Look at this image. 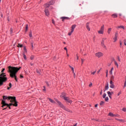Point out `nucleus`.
I'll list each match as a JSON object with an SVG mask.
<instances>
[{"instance_id":"4c0bfd02","label":"nucleus","mask_w":126,"mask_h":126,"mask_svg":"<svg viewBox=\"0 0 126 126\" xmlns=\"http://www.w3.org/2000/svg\"><path fill=\"white\" fill-rule=\"evenodd\" d=\"M106 96H107V94H106V93H104L102 97L103 98H106Z\"/></svg>"},{"instance_id":"20e7f679","label":"nucleus","mask_w":126,"mask_h":126,"mask_svg":"<svg viewBox=\"0 0 126 126\" xmlns=\"http://www.w3.org/2000/svg\"><path fill=\"white\" fill-rule=\"evenodd\" d=\"M5 100H8L9 101L10 100V102H12L13 101H15V96H7L3 95V100L2 101H5Z\"/></svg>"},{"instance_id":"b1692460","label":"nucleus","mask_w":126,"mask_h":126,"mask_svg":"<svg viewBox=\"0 0 126 126\" xmlns=\"http://www.w3.org/2000/svg\"><path fill=\"white\" fill-rule=\"evenodd\" d=\"M48 3L50 4V5H53L54 3H55V2L53 0L50 1L49 2H48Z\"/></svg>"},{"instance_id":"774afa93","label":"nucleus","mask_w":126,"mask_h":126,"mask_svg":"<svg viewBox=\"0 0 126 126\" xmlns=\"http://www.w3.org/2000/svg\"><path fill=\"white\" fill-rule=\"evenodd\" d=\"M93 40H94V41H95V36H94V37H93Z\"/></svg>"},{"instance_id":"603ef678","label":"nucleus","mask_w":126,"mask_h":126,"mask_svg":"<svg viewBox=\"0 0 126 126\" xmlns=\"http://www.w3.org/2000/svg\"><path fill=\"white\" fill-rule=\"evenodd\" d=\"M64 50H65L66 53H67V48H66V47H64Z\"/></svg>"},{"instance_id":"13d9d810","label":"nucleus","mask_w":126,"mask_h":126,"mask_svg":"<svg viewBox=\"0 0 126 126\" xmlns=\"http://www.w3.org/2000/svg\"><path fill=\"white\" fill-rule=\"evenodd\" d=\"M20 78H23V75L21 74L20 76Z\"/></svg>"},{"instance_id":"473e14b6","label":"nucleus","mask_w":126,"mask_h":126,"mask_svg":"<svg viewBox=\"0 0 126 126\" xmlns=\"http://www.w3.org/2000/svg\"><path fill=\"white\" fill-rule=\"evenodd\" d=\"M29 36H30V38L32 37V31L30 32Z\"/></svg>"},{"instance_id":"bb28decb","label":"nucleus","mask_w":126,"mask_h":126,"mask_svg":"<svg viewBox=\"0 0 126 126\" xmlns=\"http://www.w3.org/2000/svg\"><path fill=\"white\" fill-rule=\"evenodd\" d=\"M23 56L24 57V60H25V61H26V60H27V58L26 57V55H25V53H23Z\"/></svg>"},{"instance_id":"f257e3e1","label":"nucleus","mask_w":126,"mask_h":126,"mask_svg":"<svg viewBox=\"0 0 126 126\" xmlns=\"http://www.w3.org/2000/svg\"><path fill=\"white\" fill-rule=\"evenodd\" d=\"M21 68V67L19 68L17 67H12L11 66H9L8 67V72L10 73V76L12 78H15L16 81L17 82V78L16 77V73H17L18 70Z\"/></svg>"},{"instance_id":"39448f33","label":"nucleus","mask_w":126,"mask_h":126,"mask_svg":"<svg viewBox=\"0 0 126 126\" xmlns=\"http://www.w3.org/2000/svg\"><path fill=\"white\" fill-rule=\"evenodd\" d=\"M105 29V26L103 25L101 28L100 30L98 31V34H104V30Z\"/></svg>"},{"instance_id":"052dcab7","label":"nucleus","mask_w":126,"mask_h":126,"mask_svg":"<svg viewBox=\"0 0 126 126\" xmlns=\"http://www.w3.org/2000/svg\"><path fill=\"white\" fill-rule=\"evenodd\" d=\"M76 57H77V60H78V59H79V58L78 57V55L77 54H76Z\"/></svg>"},{"instance_id":"423d86ee","label":"nucleus","mask_w":126,"mask_h":126,"mask_svg":"<svg viewBox=\"0 0 126 126\" xmlns=\"http://www.w3.org/2000/svg\"><path fill=\"white\" fill-rule=\"evenodd\" d=\"M106 40H107V38H103L101 43V47H102V48H104V49H107L106 45H105V44L104 43V41Z\"/></svg>"},{"instance_id":"e433bc0d","label":"nucleus","mask_w":126,"mask_h":126,"mask_svg":"<svg viewBox=\"0 0 126 126\" xmlns=\"http://www.w3.org/2000/svg\"><path fill=\"white\" fill-rule=\"evenodd\" d=\"M34 56L32 55L30 57V59L31 60H34Z\"/></svg>"},{"instance_id":"2f4dec72","label":"nucleus","mask_w":126,"mask_h":126,"mask_svg":"<svg viewBox=\"0 0 126 126\" xmlns=\"http://www.w3.org/2000/svg\"><path fill=\"white\" fill-rule=\"evenodd\" d=\"M104 103H105V102H104V101H101L100 102V106H103V105H104Z\"/></svg>"},{"instance_id":"4468645a","label":"nucleus","mask_w":126,"mask_h":126,"mask_svg":"<svg viewBox=\"0 0 126 126\" xmlns=\"http://www.w3.org/2000/svg\"><path fill=\"white\" fill-rule=\"evenodd\" d=\"M55 100L58 102V104L59 105V106L60 107H61L62 106V105H63L62 102H61V101H59V100H58V99L57 98H54Z\"/></svg>"},{"instance_id":"37998d69","label":"nucleus","mask_w":126,"mask_h":126,"mask_svg":"<svg viewBox=\"0 0 126 126\" xmlns=\"http://www.w3.org/2000/svg\"><path fill=\"white\" fill-rule=\"evenodd\" d=\"M96 73V71H94V72L91 73V74H93V75H94V74H95Z\"/></svg>"},{"instance_id":"09e8293b","label":"nucleus","mask_w":126,"mask_h":126,"mask_svg":"<svg viewBox=\"0 0 126 126\" xmlns=\"http://www.w3.org/2000/svg\"><path fill=\"white\" fill-rule=\"evenodd\" d=\"M114 116L115 118H116V117H120V115H119V114L114 115Z\"/></svg>"},{"instance_id":"c03bdc74","label":"nucleus","mask_w":126,"mask_h":126,"mask_svg":"<svg viewBox=\"0 0 126 126\" xmlns=\"http://www.w3.org/2000/svg\"><path fill=\"white\" fill-rule=\"evenodd\" d=\"M122 111H123V112H126V108H123Z\"/></svg>"},{"instance_id":"7ed1b4c3","label":"nucleus","mask_w":126,"mask_h":126,"mask_svg":"<svg viewBox=\"0 0 126 126\" xmlns=\"http://www.w3.org/2000/svg\"><path fill=\"white\" fill-rule=\"evenodd\" d=\"M11 103L8 104L5 103V100H2L1 101V107L2 108H4V107H10V106H14V107H17L18 105L17 104V101H16V97H15V100H13V101H10ZM12 103H15L14 104Z\"/></svg>"},{"instance_id":"8fccbe9b","label":"nucleus","mask_w":126,"mask_h":126,"mask_svg":"<svg viewBox=\"0 0 126 126\" xmlns=\"http://www.w3.org/2000/svg\"><path fill=\"white\" fill-rule=\"evenodd\" d=\"M92 85H93L92 83H91L89 84V87H92Z\"/></svg>"},{"instance_id":"bf43d9fd","label":"nucleus","mask_w":126,"mask_h":126,"mask_svg":"<svg viewBox=\"0 0 126 126\" xmlns=\"http://www.w3.org/2000/svg\"><path fill=\"white\" fill-rule=\"evenodd\" d=\"M52 23L55 24V20H54V19L52 20Z\"/></svg>"},{"instance_id":"1a4fd4ad","label":"nucleus","mask_w":126,"mask_h":126,"mask_svg":"<svg viewBox=\"0 0 126 126\" xmlns=\"http://www.w3.org/2000/svg\"><path fill=\"white\" fill-rule=\"evenodd\" d=\"M64 100H65V101H66V102H67L68 103H70V104H71V103H72V101L70 100V99H69V97H66V96H64Z\"/></svg>"},{"instance_id":"9d476101","label":"nucleus","mask_w":126,"mask_h":126,"mask_svg":"<svg viewBox=\"0 0 126 126\" xmlns=\"http://www.w3.org/2000/svg\"><path fill=\"white\" fill-rule=\"evenodd\" d=\"M95 56L97 58H101V57H103V53L102 52H97L95 53Z\"/></svg>"},{"instance_id":"a211bd4d","label":"nucleus","mask_w":126,"mask_h":126,"mask_svg":"<svg viewBox=\"0 0 126 126\" xmlns=\"http://www.w3.org/2000/svg\"><path fill=\"white\" fill-rule=\"evenodd\" d=\"M66 94L64 93H63L62 94V95L60 96V97L61 98H63H63H64V97H66Z\"/></svg>"},{"instance_id":"de8ad7c7","label":"nucleus","mask_w":126,"mask_h":126,"mask_svg":"<svg viewBox=\"0 0 126 126\" xmlns=\"http://www.w3.org/2000/svg\"><path fill=\"white\" fill-rule=\"evenodd\" d=\"M106 77H108V70H106Z\"/></svg>"},{"instance_id":"4be33fe9","label":"nucleus","mask_w":126,"mask_h":126,"mask_svg":"<svg viewBox=\"0 0 126 126\" xmlns=\"http://www.w3.org/2000/svg\"><path fill=\"white\" fill-rule=\"evenodd\" d=\"M108 116H110V117L115 118V115L114 114H113V113H112V112H110L108 114Z\"/></svg>"},{"instance_id":"864d4df0","label":"nucleus","mask_w":126,"mask_h":126,"mask_svg":"<svg viewBox=\"0 0 126 126\" xmlns=\"http://www.w3.org/2000/svg\"><path fill=\"white\" fill-rule=\"evenodd\" d=\"M82 64L83 63V62H84V60L83 59H81Z\"/></svg>"},{"instance_id":"7c9ffc66","label":"nucleus","mask_w":126,"mask_h":126,"mask_svg":"<svg viewBox=\"0 0 126 126\" xmlns=\"http://www.w3.org/2000/svg\"><path fill=\"white\" fill-rule=\"evenodd\" d=\"M27 31H28V24H26V32H27Z\"/></svg>"},{"instance_id":"9b49d317","label":"nucleus","mask_w":126,"mask_h":126,"mask_svg":"<svg viewBox=\"0 0 126 126\" xmlns=\"http://www.w3.org/2000/svg\"><path fill=\"white\" fill-rule=\"evenodd\" d=\"M61 19H62V21L64 22V20H69L70 19V18L68 17H61Z\"/></svg>"},{"instance_id":"49530a36","label":"nucleus","mask_w":126,"mask_h":126,"mask_svg":"<svg viewBox=\"0 0 126 126\" xmlns=\"http://www.w3.org/2000/svg\"><path fill=\"white\" fill-rule=\"evenodd\" d=\"M110 80H114V76H112V77H111V79Z\"/></svg>"},{"instance_id":"a19ab883","label":"nucleus","mask_w":126,"mask_h":126,"mask_svg":"<svg viewBox=\"0 0 126 126\" xmlns=\"http://www.w3.org/2000/svg\"><path fill=\"white\" fill-rule=\"evenodd\" d=\"M13 33V30H12V28H10V34H12Z\"/></svg>"},{"instance_id":"412c9836","label":"nucleus","mask_w":126,"mask_h":126,"mask_svg":"<svg viewBox=\"0 0 126 126\" xmlns=\"http://www.w3.org/2000/svg\"><path fill=\"white\" fill-rule=\"evenodd\" d=\"M111 16L113 18H117V17H118V14L117 13L113 14L111 15Z\"/></svg>"},{"instance_id":"6e6d98bb","label":"nucleus","mask_w":126,"mask_h":126,"mask_svg":"<svg viewBox=\"0 0 126 126\" xmlns=\"http://www.w3.org/2000/svg\"><path fill=\"white\" fill-rule=\"evenodd\" d=\"M12 86V85L11 84V83H9V87H10L11 88Z\"/></svg>"},{"instance_id":"f8f14e48","label":"nucleus","mask_w":126,"mask_h":126,"mask_svg":"<svg viewBox=\"0 0 126 126\" xmlns=\"http://www.w3.org/2000/svg\"><path fill=\"white\" fill-rule=\"evenodd\" d=\"M110 88H112V89L115 88V85H114V83L113 82L112 80H110Z\"/></svg>"},{"instance_id":"2eb2a0df","label":"nucleus","mask_w":126,"mask_h":126,"mask_svg":"<svg viewBox=\"0 0 126 126\" xmlns=\"http://www.w3.org/2000/svg\"><path fill=\"white\" fill-rule=\"evenodd\" d=\"M50 5H51L48 2L44 4L45 9H48L50 7Z\"/></svg>"},{"instance_id":"393cba45","label":"nucleus","mask_w":126,"mask_h":126,"mask_svg":"<svg viewBox=\"0 0 126 126\" xmlns=\"http://www.w3.org/2000/svg\"><path fill=\"white\" fill-rule=\"evenodd\" d=\"M69 67L71 68V69L72 70V71L73 72V73H74V68H73V67L69 65Z\"/></svg>"},{"instance_id":"680f3d73","label":"nucleus","mask_w":126,"mask_h":126,"mask_svg":"<svg viewBox=\"0 0 126 126\" xmlns=\"http://www.w3.org/2000/svg\"><path fill=\"white\" fill-rule=\"evenodd\" d=\"M73 74H74V78H75V76H76V75H75V73H73Z\"/></svg>"},{"instance_id":"a18cd8bd","label":"nucleus","mask_w":126,"mask_h":126,"mask_svg":"<svg viewBox=\"0 0 126 126\" xmlns=\"http://www.w3.org/2000/svg\"><path fill=\"white\" fill-rule=\"evenodd\" d=\"M122 94V92L121 91H120L118 94V96H120V94Z\"/></svg>"},{"instance_id":"c9c22d12","label":"nucleus","mask_w":126,"mask_h":126,"mask_svg":"<svg viewBox=\"0 0 126 126\" xmlns=\"http://www.w3.org/2000/svg\"><path fill=\"white\" fill-rule=\"evenodd\" d=\"M24 51H25V53H27V50L26 49V46H24Z\"/></svg>"},{"instance_id":"f704fd0d","label":"nucleus","mask_w":126,"mask_h":126,"mask_svg":"<svg viewBox=\"0 0 126 126\" xmlns=\"http://www.w3.org/2000/svg\"><path fill=\"white\" fill-rule=\"evenodd\" d=\"M107 94L108 96H112V93H111L110 92H107Z\"/></svg>"},{"instance_id":"cd10ccee","label":"nucleus","mask_w":126,"mask_h":126,"mask_svg":"<svg viewBox=\"0 0 126 126\" xmlns=\"http://www.w3.org/2000/svg\"><path fill=\"white\" fill-rule=\"evenodd\" d=\"M114 63H115V65H116L117 68L119 67V64L118 63L117 61H114Z\"/></svg>"},{"instance_id":"3c124183","label":"nucleus","mask_w":126,"mask_h":126,"mask_svg":"<svg viewBox=\"0 0 126 126\" xmlns=\"http://www.w3.org/2000/svg\"><path fill=\"white\" fill-rule=\"evenodd\" d=\"M118 60L119 62H121V59H120V57L118 56Z\"/></svg>"},{"instance_id":"c756f323","label":"nucleus","mask_w":126,"mask_h":126,"mask_svg":"<svg viewBox=\"0 0 126 126\" xmlns=\"http://www.w3.org/2000/svg\"><path fill=\"white\" fill-rule=\"evenodd\" d=\"M17 47L18 48H22V47H23V45L20 44V43H18Z\"/></svg>"},{"instance_id":"f3484780","label":"nucleus","mask_w":126,"mask_h":126,"mask_svg":"<svg viewBox=\"0 0 126 126\" xmlns=\"http://www.w3.org/2000/svg\"><path fill=\"white\" fill-rule=\"evenodd\" d=\"M109 89V83H107V84L105 86V89H103L104 92H105L106 90H108Z\"/></svg>"},{"instance_id":"ea45409f","label":"nucleus","mask_w":126,"mask_h":126,"mask_svg":"<svg viewBox=\"0 0 126 126\" xmlns=\"http://www.w3.org/2000/svg\"><path fill=\"white\" fill-rule=\"evenodd\" d=\"M105 100L106 102H108L109 101V97H106Z\"/></svg>"},{"instance_id":"6ab92c4d","label":"nucleus","mask_w":126,"mask_h":126,"mask_svg":"<svg viewBox=\"0 0 126 126\" xmlns=\"http://www.w3.org/2000/svg\"><path fill=\"white\" fill-rule=\"evenodd\" d=\"M48 100L50 101V102H51V103H52V104H56V101L52 99V98H48Z\"/></svg>"},{"instance_id":"e2e57ef3","label":"nucleus","mask_w":126,"mask_h":126,"mask_svg":"<svg viewBox=\"0 0 126 126\" xmlns=\"http://www.w3.org/2000/svg\"><path fill=\"white\" fill-rule=\"evenodd\" d=\"M94 107H95V108L97 107H98V104H95Z\"/></svg>"},{"instance_id":"aec40b11","label":"nucleus","mask_w":126,"mask_h":126,"mask_svg":"<svg viewBox=\"0 0 126 126\" xmlns=\"http://www.w3.org/2000/svg\"><path fill=\"white\" fill-rule=\"evenodd\" d=\"M86 28L88 31H90V28L89 27V23H86Z\"/></svg>"},{"instance_id":"338daca9","label":"nucleus","mask_w":126,"mask_h":126,"mask_svg":"<svg viewBox=\"0 0 126 126\" xmlns=\"http://www.w3.org/2000/svg\"><path fill=\"white\" fill-rule=\"evenodd\" d=\"M7 20H8V21H9V17H7Z\"/></svg>"},{"instance_id":"c85d7f7f","label":"nucleus","mask_w":126,"mask_h":126,"mask_svg":"<svg viewBox=\"0 0 126 126\" xmlns=\"http://www.w3.org/2000/svg\"><path fill=\"white\" fill-rule=\"evenodd\" d=\"M113 70H114V67H112L109 73L110 74H113Z\"/></svg>"},{"instance_id":"dca6fc26","label":"nucleus","mask_w":126,"mask_h":126,"mask_svg":"<svg viewBox=\"0 0 126 126\" xmlns=\"http://www.w3.org/2000/svg\"><path fill=\"white\" fill-rule=\"evenodd\" d=\"M76 27V25H72L71 27V32H74V29H75V28Z\"/></svg>"},{"instance_id":"72a5a7b5","label":"nucleus","mask_w":126,"mask_h":126,"mask_svg":"<svg viewBox=\"0 0 126 126\" xmlns=\"http://www.w3.org/2000/svg\"><path fill=\"white\" fill-rule=\"evenodd\" d=\"M72 33H73V32L70 31V32H68V36H71V34H72Z\"/></svg>"},{"instance_id":"4d7b16f0","label":"nucleus","mask_w":126,"mask_h":126,"mask_svg":"<svg viewBox=\"0 0 126 126\" xmlns=\"http://www.w3.org/2000/svg\"><path fill=\"white\" fill-rule=\"evenodd\" d=\"M33 44H34V42H33V41H32V42H31V45H32Z\"/></svg>"},{"instance_id":"5fc2aeb1","label":"nucleus","mask_w":126,"mask_h":126,"mask_svg":"<svg viewBox=\"0 0 126 126\" xmlns=\"http://www.w3.org/2000/svg\"><path fill=\"white\" fill-rule=\"evenodd\" d=\"M120 48H122V42L121 41L120 43Z\"/></svg>"},{"instance_id":"f03ea898","label":"nucleus","mask_w":126,"mask_h":126,"mask_svg":"<svg viewBox=\"0 0 126 126\" xmlns=\"http://www.w3.org/2000/svg\"><path fill=\"white\" fill-rule=\"evenodd\" d=\"M5 70V68H3L1 71L0 74V86L3 85V83L6 82L7 81V78L6 77V75L5 73H3V71Z\"/></svg>"},{"instance_id":"69168bd1","label":"nucleus","mask_w":126,"mask_h":126,"mask_svg":"<svg viewBox=\"0 0 126 126\" xmlns=\"http://www.w3.org/2000/svg\"><path fill=\"white\" fill-rule=\"evenodd\" d=\"M43 91H46V88L45 87H44Z\"/></svg>"},{"instance_id":"58836bf2","label":"nucleus","mask_w":126,"mask_h":126,"mask_svg":"<svg viewBox=\"0 0 126 126\" xmlns=\"http://www.w3.org/2000/svg\"><path fill=\"white\" fill-rule=\"evenodd\" d=\"M118 28H122L123 29H125V27L123 26H120L118 27Z\"/></svg>"},{"instance_id":"79ce46f5","label":"nucleus","mask_w":126,"mask_h":126,"mask_svg":"<svg viewBox=\"0 0 126 126\" xmlns=\"http://www.w3.org/2000/svg\"><path fill=\"white\" fill-rule=\"evenodd\" d=\"M36 72L37 73H38V74H39L40 75V74H41V73H40V71H39V70H38L37 69H36Z\"/></svg>"},{"instance_id":"5701e85b","label":"nucleus","mask_w":126,"mask_h":126,"mask_svg":"<svg viewBox=\"0 0 126 126\" xmlns=\"http://www.w3.org/2000/svg\"><path fill=\"white\" fill-rule=\"evenodd\" d=\"M115 120H116V121H118V122H121L122 123H124V122H125V120H122V119H119L116 118Z\"/></svg>"},{"instance_id":"a878e982","label":"nucleus","mask_w":126,"mask_h":126,"mask_svg":"<svg viewBox=\"0 0 126 126\" xmlns=\"http://www.w3.org/2000/svg\"><path fill=\"white\" fill-rule=\"evenodd\" d=\"M111 31H112V28H110L108 29L107 33L110 34L111 33Z\"/></svg>"},{"instance_id":"0e129e2a","label":"nucleus","mask_w":126,"mask_h":126,"mask_svg":"<svg viewBox=\"0 0 126 126\" xmlns=\"http://www.w3.org/2000/svg\"><path fill=\"white\" fill-rule=\"evenodd\" d=\"M46 84H47V86H49V82H46Z\"/></svg>"},{"instance_id":"6e6552de","label":"nucleus","mask_w":126,"mask_h":126,"mask_svg":"<svg viewBox=\"0 0 126 126\" xmlns=\"http://www.w3.org/2000/svg\"><path fill=\"white\" fill-rule=\"evenodd\" d=\"M118 36H119V33H118V32H115V36L113 38V40H114V42H117V40H118Z\"/></svg>"},{"instance_id":"ddd939ff","label":"nucleus","mask_w":126,"mask_h":126,"mask_svg":"<svg viewBox=\"0 0 126 126\" xmlns=\"http://www.w3.org/2000/svg\"><path fill=\"white\" fill-rule=\"evenodd\" d=\"M44 12L45 13V15L46 16H50V12H49V10L48 9H45Z\"/></svg>"},{"instance_id":"0eeeda50","label":"nucleus","mask_w":126,"mask_h":126,"mask_svg":"<svg viewBox=\"0 0 126 126\" xmlns=\"http://www.w3.org/2000/svg\"><path fill=\"white\" fill-rule=\"evenodd\" d=\"M62 108V109H63V110H65V111H66L67 112H68L69 113H72V111L69 110L68 108H67L65 107L63 104L60 107Z\"/></svg>"}]
</instances>
